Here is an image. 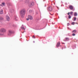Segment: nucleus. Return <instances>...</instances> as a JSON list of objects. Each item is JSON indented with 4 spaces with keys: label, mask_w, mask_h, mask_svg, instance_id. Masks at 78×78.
I'll return each instance as SVG.
<instances>
[{
    "label": "nucleus",
    "mask_w": 78,
    "mask_h": 78,
    "mask_svg": "<svg viewBox=\"0 0 78 78\" xmlns=\"http://www.w3.org/2000/svg\"><path fill=\"white\" fill-rule=\"evenodd\" d=\"M60 42H58L57 44V45H56V47H59V46L60 45Z\"/></svg>",
    "instance_id": "obj_11"
},
{
    "label": "nucleus",
    "mask_w": 78,
    "mask_h": 78,
    "mask_svg": "<svg viewBox=\"0 0 78 78\" xmlns=\"http://www.w3.org/2000/svg\"><path fill=\"white\" fill-rule=\"evenodd\" d=\"M3 20V18L2 17L0 18V20Z\"/></svg>",
    "instance_id": "obj_21"
},
{
    "label": "nucleus",
    "mask_w": 78,
    "mask_h": 78,
    "mask_svg": "<svg viewBox=\"0 0 78 78\" xmlns=\"http://www.w3.org/2000/svg\"><path fill=\"white\" fill-rule=\"evenodd\" d=\"M0 5L2 7H3L5 5V3L4 2H3L2 3V4L1 5Z\"/></svg>",
    "instance_id": "obj_12"
},
{
    "label": "nucleus",
    "mask_w": 78,
    "mask_h": 78,
    "mask_svg": "<svg viewBox=\"0 0 78 78\" xmlns=\"http://www.w3.org/2000/svg\"><path fill=\"white\" fill-rule=\"evenodd\" d=\"M65 39L64 40V41H68L69 40V39L68 37H66Z\"/></svg>",
    "instance_id": "obj_7"
},
{
    "label": "nucleus",
    "mask_w": 78,
    "mask_h": 78,
    "mask_svg": "<svg viewBox=\"0 0 78 78\" xmlns=\"http://www.w3.org/2000/svg\"><path fill=\"white\" fill-rule=\"evenodd\" d=\"M25 10L24 9L21 10L20 12V16L22 17L23 18L25 14Z\"/></svg>",
    "instance_id": "obj_1"
},
{
    "label": "nucleus",
    "mask_w": 78,
    "mask_h": 78,
    "mask_svg": "<svg viewBox=\"0 0 78 78\" xmlns=\"http://www.w3.org/2000/svg\"><path fill=\"white\" fill-rule=\"evenodd\" d=\"M33 19L32 17L30 16H28V18H27V20H32Z\"/></svg>",
    "instance_id": "obj_3"
},
{
    "label": "nucleus",
    "mask_w": 78,
    "mask_h": 78,
    "mask_svg": "<svg viewBox=\"0 0 78 78\" xmlns=\"http://www.w3.org/2000/svg\"><path fill=\"white\" fill-rule=\"evenodd\" d=\"M3 13V10H1L0 11V14H2Z\"/></svg>",
    "instance_id": "obj_14"
},
{
    "label": "nucleus",
    "mask_w": 78,
    "mask_h": 78,
    "mask_svg": "<svg viewBox=\"0 0 78 78\" xmlns=\"http://www.w3.org/2000/svg\"><path fill=\"white\" fill-rule=\"evenodd\" d=\"M69 9H70L71 10H73V6L71 5H69Z\"/></svg>",
    "instance_id": "obj_6"
},
{
    "label": "nucleus",
    "mask_w": 78,
    "mask_h": 78,
    "mask_svg": "<svg viewBox=\"0 0 78 78\" xmlns=\"http://www.w3.org/2000/svg\"><path fill=\"white\" fill-rule=\"evenodd\" d=\"M72 35H73V36H75V34H72Z\"/></svg>",
    "instance_id": "obj_23"
},
{
    "label": "nucleus",
    "mask_w": 78,
    "mask_h": 78,
    "mask_svg": "<svg viewBox=\"0 0 78 78\" xmlns=\"http://www.w3.org/2000/svg\"><path fill=\"white\" fill-rule=\"evenodd\" d=\"M34 4V3L33 2H31V3H29V6L31 7V6H32Z\"/></svg>",
    "instance_id": "obj_8"
},
{
    "label": "nucleus",
    "mask_w": 78,
    "mask_h": 78,
    "mask_svg": "<svg viewBox=\"0 0 78 78\" xmlns=\"http://www.w3.org/2000/svg\"><path fill=\"white\" fill-rule=\"evenodd\" d=\"M71 24L72 25H74V22H73L71 23Z\"/></svg>",
    "instance_id": "obj_22"
},
{
    "label": "nucleus",
    "mask_w": 78,
    "mask_h": 78,
    "mask_svg": "<svg viewBox=\"0 0 78 78\" xmlns=\"http://www.w3.org/2000/svg\"><path fill=\"white\" fill-rule=\"evenodd\" d=\"M76 20V17H74V20H73V21H75Z\"/></svg>",
    "instance_id": "obj_18"
},
{
    "label": "nucleus",
    "mask_w": 78,
    "mask_h": 78,
    "mask_svg": "<svg viewBox=\"0 0 78 78\" xmlns=\"http://www.w3.org/2000/svg\"><path fill=\"white\" fill-rule=\"evenodd\" d=\"M62 49H63V48H62Z\"/></svg>",
    "instance_id": "obj_30"
},
{
    "label": "nucleus",
    "mask_w": 78,
    "mask_h": 78,
    "mask_svg": "<svg viewBox=\"0 0 78 78\" xmlns=\"http://www.w3.org/2000/svg\"><path fill=\"white\" fill-rule=\"evenodd\" d=\"M62 44H65L64 43H62Z\"/></svg>",
    "instance_id": "obj_26"
},
{
    "label": "nucleus",
    "mask_w": 78,
    "mask_h": 78,
    "mask_svg": "<svg viewBox=\"0 0 78 78\" xmlns=\"http://www.w3.org/2000/svg\"><path fill=\"white\" fill-rule=\"evenodd\" d=\"M31 12V10H29V12Z\"/></svg>",
    "instance_id": "obj_27"
},
{
    "label": "nucleus",
    "mask_w": 78,
    "mask_h": 78,
    "mask_svg": "<svg viewBox=\"0 0 78 78\" xmlns=\"http://www.w3.org/2000/svg\"><path fill=\"white\" fill-rule=\"evenodd\" d=\"M6 19L7 20H8V21H9L10 20V18L7 15L6 16Z\"/></svg>",
    "instance_id": "obj_4"
},
{
    "label": "nucleus",
    "mask_w": 78,
    "mask_h": 78,
    "mask_svg": "<svg viewBox=\"0 0 78 78\" xmlns=\"http://www.w3.org/2000/svg\"><path fill=\"white\" fill-rule=\"evenodd\" d=\"M51 14V15H52V14Z\"/></svg>",
    "instance_id": "obj_29"
},
{
    "label": "nucleus",
    "mask_w": 78,
    "mask_h": 78,
    "mask_svg": "<svg viewBox=\"0 0 78 78\" xmlns=\"http://www.w3.org/2000/svg\"><path fill=\"white\" fill-rule=\"evenodd\" d=\"M12 33V31H11V30H8V34L9 35H11V34Z\"/></svg>",
    "instance_id": "obj_5"
},
{
    "label": "nucleus",
    "mask_w": 78,
    "mask_h": 78,
    "mask_svg": "<svg viewBox=\"0 0 78 78\" xmlns=\"http://www.w3.org/2000/svg\"><path fill=\"white\" fill-rule=\"evenodd\" d=\"M76 32V30H74L72 32V33H75Z\"/></svg>",
    "instance_id": "obj_17"
},
{
    "label": "nucleus",
    "mask_w": 78,
    "mask_h": 78,
    "mask_svg": "<svg viewBox=\"0 0 78 78\" xmlns=\"http://www.w3.org/2000/svg\"><path fill=\"white\" fill-rule=\"evenodd\" d=\"M73 12H68V13H67V15H69V14H70V15H73Z\"/></svg>",
    "instance_id": "obj_10"
},
{
    "label": "nucleus",
    "mask_w": 78,
    "mask_h": 78,
    "mask_svg": "<svg viewBox=\"0 0 78 78\" xmlns=\"http://www.w3.org/2000/svg\"><path fill=\"white\" fill-rule=\"evenodd\" d=\"M15 12V10L13 9H11V13H13Z\"/></svg>",
    "instance_id": "obj_16"
},
{
    "label": "nucleus",
    "mask_w": 78,
    "mask_h": 78,
    "mask_svg": "<svg viewBox=\"0 0 78 78\" xmlns=\"http://www.w3.org/2000/svg\"><path fill=\"white\" fill-rule=\"evenodd\" d=\"M21 28H22V29L23 30H25V28H24V27H21Z\"/></svg>",
    "instance_id": "obj_20"
},
{
    "label": "nucleus",
    "mask_w": 78,
    "mask_h": 78,
    "mask_svg": "<svg viewBox=\"0 0 78 78\" xmlns=\"http://www.w3.org/2000/svg\"><path fill=\"white\" fill-rule=\"evenodd\" d=\"M1 35V34H0V35Z\"/></svg>",
    "instance_id": "obj_28"
},
{
    "label": "nucleus",
    "mask_w": 78,
    "mask_h": 78,
    "mask_svg": "<svg viewBox=\"0 0 78 78\" xmlns=\"http://www.w3.org/2000/svg\"><path fill=\"white\" fill-rule=\"evenodd\" d=\"M33 37V38H34V39L35 38V37L34 36H33V37Z\"/></svg>",
    "instance_id": "obj_24"
},
{
    "label": "nucleus",
    "mask_w": 78,
    "mask_h": 78,
    "mask_svg": "<svg viewBox=\"0 0 78 78\" xmlns=\"http://www.w3.org/2000/svg\"><path fill=\"white\" fill-rule=\"evenodd\" d=\"M48 9L49 10V11H52V7L51 6H50L49 7H48Z\"/></svg>",
    "instance_id": "obj_9"
},
{
    "label": "nucleus",
    "mask_w": 78,
    "mask_h": 78,
    "mask_svg": "<svg viewBox=\"0 0 78 78\" xmlns=\"http://www.w3.org/2000/svg\"><path fill=\"white\" fill-rule=\"evenodd\" d=\"M69 25V23H67V26Z\"/></svg>",
    "instance_id": "obj_25"
},
{
    "label": "nucleus",
    "mask_w": 78,
    "mask_h": 78,
    "mask_svg": "<svg viewBox=\"0 0 78 78\" xmlns=\"http://www.w3.org/2000/svg\"><path fill=\"white\" fill-rule=\"evenodd\" d=\"M74 16H77V13L76 12H74Z\"/></svg>",
    "instance_id": "obj_15"
},
{
    "label": "nucleus",
    "mask_w": 78,
    "mask_h": 78,
    "mask_svg": "<svg viewBox=\"0 0 78 78\" xmlns=\"http://www.w3.org/2000/svg\"><path fill=\"white\" fill-rule=\"evenodd\" d=\"M15 20L16 21H17L18 20V18L17 17V16H15L14 17Z\"/></svg>",
    "instance_id": "obj_13"
},
{
    "label": "nucleus",
    "mask_w": 78,
    "mask_h": 78,
    "mask_svg": "<svg viewBox=\"0 0 78 78\" xmlns=\"http://www.w3.org/2000/svg\"><path fill=\"white\" fill-rule=\"evenodd\" d=\"M71 15H69V16H68V18H69V19H71Z\"/></svg>",
    "instance_id": "obj_19"
},
{
    "label": "nucleus",
    "mask_w": 78,
    "mask_h": 78,
    "mask_svg": "<svg viewBox=\"0 0 78 78\" xmlns=\"http://www.w3.org/2000/svg\"><path fill=\"white\" fill-rule=\"evenodd\" d=\"M6 30L4 28H2L0 30V32H5Z\"/></svg>",
    "instance_id": "obj_2"
}]
</instances>
